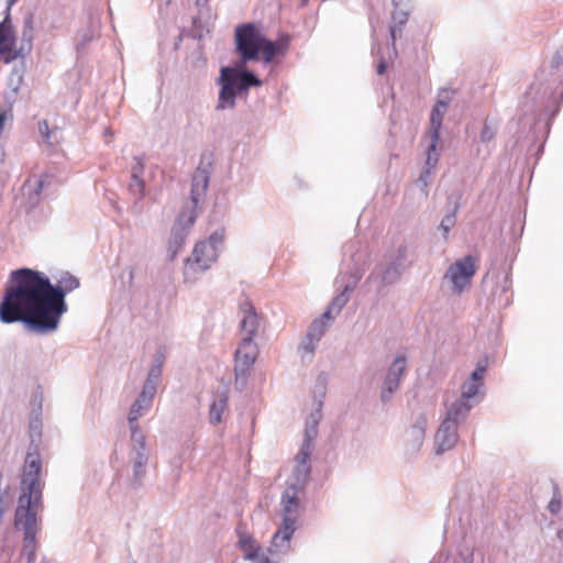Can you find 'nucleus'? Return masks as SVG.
I'll return each instance as SVG.
<instances>
[{
  "label": "nucleus",
  "mask_w": 563,
  "mask_h": 563,
  "mask_svg": "<svg viewBox=\"0 0 563 563\" xmlns=\"http://www.w3.org/2000/svg\"><path fill=\"white\" fill-rule=\"evenodd\" d=\"M12 286L8 287L0 303V320L3 323L22 321L38 333H49L58 328L67 306L65 296L79 287V279L63 274L52 285L44 274L21 268L11 274Z\"/></svg>",
  "instance_id": "1"
},
{
  "label": "nucleus",
  "mask_w": 563,
  "mask_h": 563,
  "mask_svg": "<svg viewBox=\"0 0 563 563\" xmlns=\"http://www.w3.org/2000/svg\"><path fill=\"white\" fill-rule=\"evenodd\" d=\"M42 461L37 448L26 454L22 479L21 495L15 510V526L24 531L22 554L27 562L34 560L36 551V533L40 530L37 516L43 510L42 492L44 484L41 481Z\"/></svg>",
  "instance_id": "2"
},
{
  "label": "nucleus",
  "mask_w": 563,
  "mask_h": 563,
  "mask_svg": "<svg viewBox=\"0 0 563 563\" xmlns=\"http://www.w3.org/2000/svg\"><path fill=\"white\" fill-rule=\"evenodd\" d=\"M242 312L241 330L246 334L245 338H254L260 327V317L255 311L253 303L249 300L240 305Z\"/></svg>",
  "instance_id": "15"
},
{
  "label": "nucleus",
  "mask_w": 563,
  "mask_h": 563,
  "mask_svg": "<svg viewBox=\"0 0 563 563\" xmlns=\"http://www.w3.org/2000/svg\"><path fill=\"white\" fill-rule=\"evenodd\" d=\"M451 102V97L448 91H444L440 95L439 100L434 104L431 117H430V129L428 132V137L430 139V143L428 146V155H427V165L433 168L439 159L438 148L441 147L440 141V130L442 126L443 117L446 112V109Z\"/></svg>",
  "instance_id": "7"
},
{
  "label": "nucleus",
  "mask_w": 563,
  "mask_h": 563,
  "mask_svg": "<svg viewBox=\"0 0 563 563\" xmlns=\"http://www.w3.org/2000/svg\"><path fill=\"white\" fill-rule=\"evenodd\" d=\"M107 135H112L109 131V129H106Z\"/></svg>",
  "instance_id": "36"
},
{
  "label": "nucleus",
  "mask_w": 563,
  "mask_h": 563,
  "mask_svg": "<svg viewBox=\"0 0 563 563\" xmlns=\"http://www.w3.org/2000/svg\"><path fill=\"white\" fill-rule=\"evenodd\" d=\"M130 187L133 191L142 196L145 189V184L136 174H133Z\"/></svg>",
  "instance_id": "26"
},
{
  "label": "nucleus",
  "mask_w": 563,
  "mask_h": 563,
  "mask_svg": "<svg viewBox=\"0 0 563 563\" xmlns=\"http://www.w3.org/2000/svg\"><path fill=\"white\" fill-rule=\"evenodd\" d=\"M485 374L486 366L478 365L476 369L471 374L470 379H467L462 385V394L460 398L470 401L473 397H475L479 388L483 386Z\"/></svg>",
  "instance_id": "17"
},
{
  "label": "nucleus",
  "mask_w": 563,
  "mask_h": 563,
  "mask_svg": "<svg viewBox=\"0 0 563 563\" xmlns=\"http://www.w3.org/2000/svg\"><path fill=\"white\" fill-rule=\"evenodd\" d=\"M4 124H5V115L0 112V133L4 129Z\"/></svg>",
  "instance_id": "31"
},
{
  "label": "nucleus",
  "mask_w": 563,
  "mask_h": 563,
  "mask_svg": "<svg viewBox=\"0 0 563 563\" xmlns=\"http://www.w3.org/2000/svg\"><path fill=\"white\" fill-rule=\"evenodd\" d=\"M14 46V38L10 31L0 23V53L5 54L12 51Z\"/></svg>",
  "instance_id": "23"
},
{
  "label": "nucleus",
  "mask_w": 563,
  "mask_h": 563,
  "mask_svg": "<svg viewBox=\"0 0 563 563\" xmlns=\"http://www.w3.org/2000/svg\"><path fill=\"white\" fill-rule=\"evenodd\" d=\"M495 131L488 125L485 124L481 131V140L483 142H489L494 139Z\"/></svg>",
  "instance_id": "28"
},
{
  "label": "nucleus",
  "mask_w": 563,
  "mask_h": 563,
  "mask_svg": "<svg viewBox=\"0 0 563 563\" xmlns=\"http://www.w3.org/2000/svg\"><path fill=\"white\" fill-rule=\"evenodd\" d=\"M228 405V396L227 394H222L219 399L214 400L210 406L209 418L210 422L213 424H218L221 422V416L227 409Z\"/></svg>",
  "instance_id": "22"
},
{
  "label": "nucleus",
  "mask_w": 563,
  "mask_h": 563,
  "mask_svg": "<svg viewBox=\"0 0 563 563\" xmlns=\"http://www.w3.org/2000/svg\"><path fill=\"white\" fill-rule=\"evenodd\" d=\"M16 0H10L9 3L12 4L14 3Z\"/></svg>",
  "instance_id": "38"
},
{
  "label": "nucleus",
  "mask_w": 563,
  "mask_h": 563,
  "mask_svg": "<svg viewBox=\"0 0 563 563\" xmlns=\"http://www.w3.org/2000/svg\"><path fill=\"white\" fill-rule=\"evenodd\" d=\"M142 411L143 410L140 407H136V405L133 404L129 413V422L131 424L132 440L139 442L141 449H144L145 438L140 432L139 426L136 424V421L139 417L142 415Z\"/></svg>",
  "instance_id": "21"
},
{
  "label": "nucleus",
  "mask_w": 563,
  "mask_h": 563,
  "mask_svg": "<svg viewBox=\"0 0 563 563\" xmlns=\"http://www.w3.org/2000/svg\"><path fill=\"white\" fill-rule=\"evenodd\" d=\"M406 369V358L398 356L391 364L387 377L384 382L382 397L387 399L395 390L398 389L400 378Z\"/></svg>",
  "instance_id": "13"
},
{
  "label": "nucleus",
  "mask_w": 563,
  "mask_h": 563,
  "mask_svg": "<svg viewBox=\"0 0 563 563\" xmlns=\"http://www.w3.org/2000/svg\"><path fill=\"white\" fill-rule=\"evenodd\" d=\"M219 84L221 89L217 109L223 110L234 107L238 91L245 90L251 86H260L261 81L251 73H241L231 67H223L221 69Z\"/></svg>",
  "instance_id": "5"
},
{
  "label": "nucleus",
  "mask_w": 563,
  "mask_h": 563,
  "mask_svg": "<svg viewBox=\"0 0 563 563\" xmlns=\"http://www.w3.org/2000/svg\"><path fill=\"white\" fill-rule=\"evenodd\" d=\"M345 302H346V298L343 295L338 296L331 302V305L329 306L327 311L322 314V318L319 320H314L311 323L309 331L307 333L306 340L302 343V349L307 353H313L314 344L323 335L325 328H327V322L333 318L332 312L333 311L339 312L342 309V307L345 305Z\"/></svg>",
  "instance_id": "11"
},
{
  "label": "nucleus",
  "mask_w": 563,
  "mask_h": 563,
  "mask_svg": "<svg viewBox=\"0 0 563 563\" xmlns=\"http://www.w3.org/2000/svg\"><path fill=\"white\" fill-rule=\"evenodd\" d=\"M107 135H112L109 131V129H106Z\"/></svg>",
  "instance_id": "37"
},
{
  "label": "nucleus",
  "mask_w": 563,
  "mask_h": 563,
  "mask_svg": "<svg viewBox=\"0 0 563 563\" xmlns=\"http://www.w3.org/2000/svg\"><path fill=\"white\" fill-rule=\"evenodd\" d=\"M473 405L470 401L459 398L449 406L443 421H450L457 426L459 421L468 415Z\"/></svg>",
  "instance_id": "18"
},
{
  "label": "nucleus",
  "mask_w": 563,
  "mask_h": 563,
  "mask_svg": "<svg viewBox=\"0 0 563 563\" xmlns=\"http://www.w3.org/2000/svg\"><path fill=\"white\" fill-rule=\"evenodd\" d=\"M561 506H562L561 497H560V494L556 492V493H554L553 497L551 498L548 508L552 514H558L561 510Z\"/></svg>",
  "instance_id": "27"
},
{
  "label": "nucleus",
  "mask_w": 563,
  "mask_h": 563,
  "mask_svg": "<svg viewBox=\"0 0 563 563\" xmlns=\"http://www.w3.org/2000/svg\"><path fill=\"white\" fill-rule=\"evenodd\" d=\"M478 258L467 255L461 260L455 261L446 271L444 278H446L452 289L456 292H462L471 285V280L477 271Z\"/></svg>",
  "instance_id": "8"
},
{
  "label": "nucleus",
  "mask_w": 563,
  "mask_h": 563,
  "mask_svg": "<svg viewBox=\"0 0 563 563\" xmlns=\"http://www.w3.org/2000/svg\"><path fill=\"white\" fill-rule=\"evenodd\" d=\"M258 355L257 344L252 338H244L239 344L234 355L235 382H245Z\"/></svg>",
  "instance_id": "9"
},
{
  "label": "nucleus",
  "mask_w": 563,
  "mask_h": 563,
  "mask_svg": "<svg viewBox=\"0 0 563 563\" xmlns=\"http://www.w3.org/2000/svg\"><path fill=\"white\" fill-rule=\"evenodd\" d=\"M308 0H303V2H307Z\"/></svg>",
  "instance_id": "39"
},
{
  "label": "nucleus",
  "mask_w": 563,
  "mask_h": 563,
  "mask_svg": "<svg viewBox=\"0 0 563 563\" xmlns=\"http://www.w3.org/2000/svg\"><path fill=\"white\" fill-rule=\"evenodd\" d=\"M455 224V216L449 214L446 216L440 223V228L443 231L444 238H448L449 231L451 228H453Z\"/></svg>",
  "instance_id": "25"
},
{
  "label": "nucleus",
  "mask_w": 563,
  "mask_h": 563,
  "mask_svg": "<svg viewBox=\"0 0 563 563\" xmlns=\"http://www.w3.org/2000/svg\"><path fill=\"white\" fill-rule=\"evenodd\" d=\"M390 35H391L393 41L395 42V40H396V29L395 27H391Z\"/></svg>",
  "instance_id": "33"
},
{
  "label": "nucleus",
  "mask_w": 563,
  "mask_h": 563,
  "mask_svg": "<svg viewBox=\"0 0 563 563\" xmlns=\"http://www.w3.org/2000/svg\"><path fill=\"white\" fill-rule=\"evenodd\" d=\"M196 216L192 211L181 213L177 223L172 230V236L169 240V251L172 252V258H174L178 250L183 246L186 238V229L194 224Z\"/></svg>",
  "instance_id": "12"
},
{
  "label": "nucleus",
  "mask_w": 563,
  "mask_h": 563,
  "mask_svg": "<svg viewBox=\"0 0 563 563\" xmlns=\"http://www.w3.org/2000/svg\"><path fill=\"white\" fill-rule=\"evenodd\" d=\"M252 562H253V563H274V562H272V561L269 560V558H268L266 554H264V553H262V554L258 556V559H255V561H252Z\"/></svg>",
  "instance_id": "29"
},
{
  "label": "nucleus",
  "mask_w": 563,
  "mask_h": 563,
  "mask_svg": "<svg viewBox=\"0 0 563 563\" xmlns=\"http://www.w3.org/2000/svg\"><path fill=\"white\" fill-rule=\"evenodd\" d=\"M208 188V177L205 172L199 170L192 177L191 199L194 205L198 203L200 197L206 194Z\"/></svg>",
  "instance_id": "19"
},
{
  "label": "nucleus",
  "mask_w": 563,
  "mask_h": 563,
  "mask_svg": "<svg viewBox=\"0 0 563 563\" xmlns=\"http://www.w3.org/2000/svg\"><path fill=\"white\" fill-rule=\"evenodd\" d=\"M147 457L144 453L139 452L134 462V474L139 478L144 474V465L146 464Z\"/></svg>",
  "instance_id": "24"
},
{
  "label": "nucleus",
  "mask_w": 563,
  "mask_h": 563,
  "mask_svg": "<svg viewBox=\"0 0 563 563\" xmlns=\"http://www.w3.org/2000/svg\"><path fill=\"white\" fill-rule=\"evenodd\" d=\"M313 444L312 439L307 435L303 440L298 454L295 456L291 476L288 485H296V487L303 489L310 472V455L312 453Z\"/></svg>",
  "instance_id": "10"
},
{
  "label": "nucleus",
  "mask_w": 563,
  "mask_h": 563,
  "mask_svg": "<svg viewBox=\"0 0 563 563\" xmlns=\"http://www.w3.org/2000/svg\"><path fill=\"white\" fill-rule=\"evenodd\" d=\"M155 393H156V385L151 378H148L145 382L142 393L140 394L139 398L135 400L134 405H136V407H140L143 411L147 410L152 405Z\"/></svg>",
  "instance_id": "20"
},
{
  "label": "nucleus",
  "mask_w": 563,
  "mask_h": 563,
  "mask_svg": "<svg viewBox=\"0 0 563 563\" xmlns=\"http://www.w3.org/2000/svg\"><path fill=\"white\" fill-rule=\"evenodd\" d=\"M558 58H563V48L556 52Z\"/></svg>",
  "instance_id": "34"
},
{
  "label": "nucleus",
  "mask_w": 563,
  "mask_h": 563,
  "mask_svg": "<svg viewBox=\"0 0 563 563\" xmlns=\"http://www.w3.org/2000/svg\"><path fill=\"white\" fill-rule=\"evenodd\" d=\"M43 186V181H38V189H41Z\"/></svg>",
  "instance_id": "35"
},
{
  "label": "nucleus",
  "mask_w": 563,
  "mask_h": 563,
  "mask_svg": "<svg viewBox=\"0 0 563 563\" xmlns=\"http://www.w3.org/2000/svg\"><path fill=\"white\" fill-rule=\"evenodd\" d=\"M236 52L243 63L263 60L269 64L277 56H283L289 48V36L282 35L276 41L268 40L256 23H244L235 27Z\"/></svg>",
  "instance_id": "3"
},
{
  "label": "nucleus",
  "mask_w": 563,
  "mask_h": 563,
  "mask_svg": "<svg viewBox=\"0 0 563 563\" xmlns=\"http://www.w3.org/2000/svg\"><path fill=\"white\" fill-rule=\"evenodd\" d=\"M385 69H386L385 63L384 62L379 63V65L377 66V74L383 75L385 73Z\"/></svg>",
  "instance_id": "30"
},
{
  "label": "nucleus",
  "mask_w": 563,
  "mask_h": 563,
  "mask_svg": "<svg viewBox=\"0 0 563 563\" xmlns=\"http://www.w3.org/2000/svg\"><path fill=\"white\" fill-rule=\"evenodd\" d=\"M301 490L302 489L296 487V485H287L283 494L282 507L284 514V522L283 527L276 531L272 540V545L276 549L288 547L290 538L296 530L295 525L299 509L298 494Z\"/></svg>",
  "instance_id": "6"
},
{
  "label": "nucleus",
  "mask_w": 563,
  "mask_h": 563,
  "mask_svg": "<svg viewBox=\"0 0 563 563\" xmlns=\"http://www.w3.org/2000/svg\"><path fill=\"white\" fill-rule=\"evenodd\" d=\"M239 536L238 547L243 552V558L247 561H255L263 553L257 541L244 531L241 527L236 530Z\"/></svg>",
  "instance_id": "16"
},
{
  "label": "nucleus",
  "mask_w": 563,
  "mask_h": 563,
  "mask_svg": "<svg viewBox=\"0 0 563 563\" xmlns=\"http://www.w3.org/2000/svg\"><path fill=\"white\" fill-rule=\"evenodd\" d=\"M457 442V426L443 421L435 433L437 453L452 449Z\"/></svg>",
  "instance_id": "14"
},
{
  "label": "nucleus",
  "mask_w": 563,
  "mask_h": 563,
  "mask_svg": "<svg viewBox=\"0 0 563 563\" xmlns=\"http://www.w3.org/2000/svg\"><path fill=\"white\" fill-rule=\"evenodd\" d=\"M423 424H424V419H422L421 426L418 428L419 438H422V435H423Z\"/></svg>",
  "instance_id": "32"
},
{
  "label": "nucleus",
  "mask_w": 563,
  "mask_h": 563,
  "mask_svg": "<svg viewBox=\"0 0 563 563\" xmlns=\"http://www.w3.org/2000/svg\"><path fill=\"white\" fill-rule=\"evenodd\" d=\"M222 241L223 233L214 232L208 240L201 241L195 245L185 265L184 274L186 280H196L198 274L211 267L218 258V246Z\"/></svg>",
  "instance_id": "4"
}]
</instances>
